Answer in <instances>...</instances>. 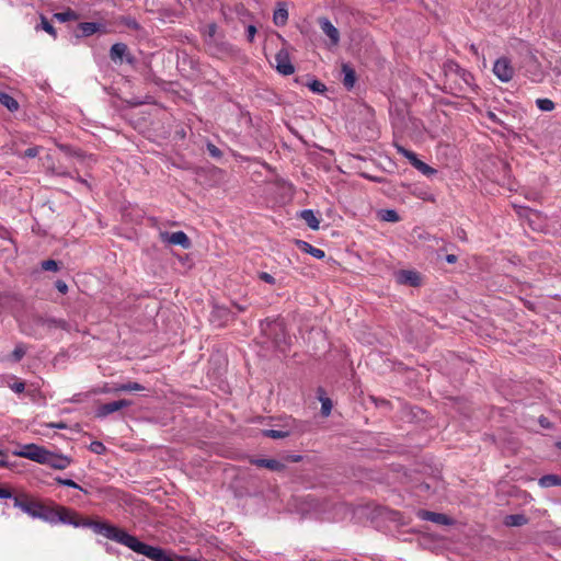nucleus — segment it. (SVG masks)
Here are the masks:
<instances>
[{
  "mask_svg": "<svg viewBox=\"0 0 561 561\" xmlns=\"http://www.w3.org/2000/svg\"><path fill=\"white\" fill-rule=\"evenodd\" d=\"M59 523L71 525L73 527L90 528L95 534L102 535L103 537L113 540L119 545H123L127 548L129 547V543L133 539V535L128 534L126 530L122 528H118L106 522L80 518L75 511L64 506L54 508V523L50 524L56 525Z\"/></svg>",
  "mask_w": 561,
  "mask_h": 561,
  "instance_id": "1",
  "label": "nucleus"
},
{
  "mask_svg": "<svg viewBox=\"0 0 561 561\" xmlns=\"http://www.w3.org/2000/svg\"><path fill=\"white\" fill-rule=\"evenodd\" d=\"M14 506L33 518L42 519L46 523H54V508L27 497H13Z\"/></svg>",
  "mask_w": 561,
  "mask_h": 561,
  "instance_id": "2",
  "label": "nucleus"
},
{
  "mask_svg": "<svg viewBox=\"0 0 561 561\" xmlns=\"http://www.w3.org/2000/svg\"><path fill=\"white\" fill-rule=\"evenodd\" d=\"M47 451V449L36 444H26L21 450H15L13 454L43 465L46 461Z\"/></svg>",
  "mask_w": 561,
  "mask_h": 561,
  "instance_id": "3",
  "label": "nucleus"
},
{
  "mask_svg": "<svg viewBox=\"0 0 561 561\" xmlns=\"http://www.w3.org/2000/svg\"><path fill=\"white\" fill-rule=\"evenodd\" d=\"M396 149H397L398 153H400L401 156L407 158L410 161V163L422 174H424L426 176H431L436 173L435 169H433L425 162L421 161L413 151H410L400 145H396Z\"/></svg>",
  "mask_w": 561,
  "mask_h": 561,
  "instance_id": "4",
  "label": "nucleus"
},
{
  "mask_svg": "<svg viewBox=\"0 0 561 561\" xmlns=\"http://www.w3.org/2000/svg\"><path fill=\"white\" fill-rule=\"evenodd\" d=\"M493 73L500 81L508 82L513 79L514 68L506 57H501L494 62Z\"/></svg>",
  "mask_w": 561,
  "mask_h": 561,
  "instance_id": "5",
  "label": "nucleus"
},
{
  "mask_svg": "<svg viewBox=\"0 0 561 561\" xmlns=\"http://www.w3.org/2000/svg\"><path fill=\"white\" fill-rule=\"evenodd\" d=\"M159 238L163 243L172 244V245H180L183 249H188L191 247V241L185 232L183 231H175V232H168V231H160Z\"/></svg>",
  "mask_w": 561,
  "mask_h": 561,
  "instance_id": "6",
  "label": "nucleus"
},
{
  "mask_svg": "<svg viewBox=\"0 0 561 561\" xmlns=\"http://www.w3.org/2000/svg\"><path fill=\"white\" fill-rule=\"evenodd\" d=\"M275 67L283 76H289L295 72V67L291 62L289 53L286 49H280L275 55Z\"/></svg>",
  "mask_w": 561,
  "mask_h": 561,
  "instance_id": "7",
  "label": "nucleus"
},
{
  "mask_svg": "<svg viewBox=\"0 0 561 561\" xmlns=\"http://www.w3.org/2000/svg\"><path fill=\"white\" fill-rule=\"evenodd\" d=\"M131 405V401L122 399L100 405L96 410L98 417H105L121 409Z\"/></svg>",
  "mask_w": 561,
  "mask_h": 561,
  "instance_id": "8",
  "label": "nucleus"
},
{
  "mask_svg": "<svg viewBox=\"0 0 561 561\" xmlns=\"http://www.w3.org/2000/svg\"><path fill=\"white\" fill-rule=\"evenodd\" d=\"M110 57L114 62L126 60L128 64H134L135 58L128 53V47L124 43H116L111 47Z\"/></svg>",
  "mask_w": 561,
  "mask_h": 561,
  "instance_id": "9",
  "label": "nucleus"
},
{
  "mask_svg": "<svg viewBox=\"0 0 561 561\" xmlns=\"http://www.w3.org/2000/svg\"><path fill=\"white\" fill-rule=\"evenodd\" d=\"M71 463V459L65 455H57L51 451H47L46 461L43 465H47L50 468L62 470L69 467Z\"/></svg>",
  "mask_w": 561,
  "mask_h": 561,
  "instance_id": "10",
  "label": "nucleus"
},
{
  "mask_svg": "<svg viewBox=\"0 0 561 561\" xmlns=\"http://www.w3.org/2000/svg\"><path fill=\"white\" fill-rule=\"evenodd\" d=\"M417 516L423 520H430L439 525H451L453 519L445 514L421 510Z\"/></svg>",
  "mask_w": 561,
  "mask_h": 561,
  "instance_id": "11",
  "label": "nucleus"
},
{
  "mask_svg": "<svg viewBox=\"0 0 561 561\" xmlns=\"http://www.w3.org/2000/svg\"><path fill=\"white\" fill-rule=\"evenodd\" d=\"M322 32L330 38L331 45L336 46L340 42V32L327 18L319 20Z\"/></svg>",
  "mask_w": 561,
  "mask_h": 561,
  "instance_id": "12",
  "label": "nucleus"
},
{
  "mask_svg": "<svg viewBox=\"0 0 561 561\" xmlns=\"http://www.w3.org/2000/svg\"><path fill=\"white\" fill-rule=\"evenodd\" d=\"M399 284L419 286L421 283L420 275L413 271H400L397 274Z\"/></svg>",
  "mask_w": 561,
  "mask_h": 561,
  "instance_id": "13",
  "label": "nucleus"
},
{
  "mask_svg": "<svg viewBox=\"0 0 561 561\" xmlns=\"http://www.w3.org/2000/svg\"><path fill=\"white\" fill-rule=\"evenodd\" d=\"M252 463H254L257 467L270 469L272 471H283L285 469V465L277 459L259 458L252 460Z\"/></svg>",
  "mask_w": 561,
  "mask_h": 561,
  "instance_id": "14",
  "label": "nucleus"
},
{
  "mask_svg": "<svg viewBox=\"0 0 561 561\" xmlns=\"http://www.w3.org/2000/svg\"><path fill=\"white\" fill-rule=\"evenodd\" d=\"M342 73H343V85L347 90H352L356 82V73L355 70L347 64L342 65Z\"/></svg>",
  "mask_w": 561,
  "mask_h": 561,
  "instance_id": "15",
  "label": "nucleus"
},
{
  "mask_svg": "<svg viewBox=\"0 0 561 561\" xmlns=\"http://www.w3.org/2000/svg\"><path fill=\"white\" fill-rule=\"evenodd\" d=\"M38 323L47 329H62L68 331L69 330V323L62 319H55V318H39Z\"/></svg>",
  "mask_w": 561,
  "mask_h": 561,
  "instance_id": "16",
  "label": "nucleus"
},
{
  "mask_svg": "<svg viewBox=\"0 0 561 561\" xmlns=\"http://www.w3.org/2000/svg\"><path fill=\"white\" fill-rule=\"evenodd\" d=\"M298 245L302 252L308 253L316 259L321 260L325 256L323 250L316 248L306 241H298Z\"/></svg>",
  "mask_w": 561,
  "mask_h": 561,
  "instance_id": "17",
  "label": "nucleus"
},
{
  "mask_svg": "<svg viewBox=\"0 0 561 561\" xmlns=\"http://www.w3.org/2000/svg\"><path fill=\"white\" fill-rule=\"evenodd\" d=\"M300 218L305 220V222L312 229V230H318L319 229V220L318 218L316 217L313 210L311 209H304L301 213H300Z\"/></svg>",
  "mask_w": 561,
  "mask_h": 561,
  "instance_id": "18",
  "label": "nucleus"
},
{
  "mask_svg": "<svg viewBox=\"0 0 561 561\" xmlns=\"http://www.w3.org/2000/svg\"><path fill=\"white\" fill-rule=\"evenodd\" d=\"M527 522H528L527 517L523 514H512V515H507L504 518V525H506L508 527L523 526V525L527 524Z\"/></svg>",
  "mask_w": 561,
  "mask_h": 561,
  "instance_id": "19",
  "label": "nucleus"
},
{
  "mask_svg": "<svg viewBox=\"0 0 561 561\" xmlns=\"http://www.w3.org/2000/svg\"><path fill=\"white\" fill-rule=\"evenodd\" d=\"M0 104L7 107L10 112H15L19 108L18 101L5 92H0Z\"/></svg>",
  "mask_w": 561,
  "mask_h": 561,
  "instance_id": "20",
  "label": "nucleus"
},
{
  "mask_svg": "<svg viewBox=\"0 0 561 561\" xmlns=\"http://www.w3.org/2000/svg\"><path fill=\"white\" fill-rule=\"evenodd\" d=\"M378 218L386 222H398L400 220V216L394 209H380Z\"/></svg>",
  "mask_w": 561,
  "mask_h": 561,
  "instance_id": "21",
  "label": "nucleus"
},
{
  "mask_svg": "<svg viewBox=\"0 0 561 561\" xmlns=\"http://www.w3.org/2000/svg\"><path fill=\"white\" fill-rule=\"evenodd\" d=\"M538 483L541 488L561 485V478L557 474H546L539 479Z\"/></svg>",
  "mask_w": 561,
  "mask_h": 561,
  "instance_id": "22",
  "label": "nucleus"
},
{
  "mask_svg": "<svg viewBox=\"0 0 561 561\" xmlns=\"http://www.w3.org/2000/svg\"><path fill=\"white\" fill-rule=\"evenodd\" d=\"M288 20V11L285 7H279L274 11L273 21L277 26H283Z\"/></svg>",
  "mask_w": 561,
  "mask_h": 561,
  "instance_id": "23",
  "label": "nucleus"
},
{
  "mask_svg": "<svg viewBox=\"0 0 561 561\" xmlns=\"http://www.w3.org/2000/svg\"><path fill=\"white\" fill-rule=\"evenodd\" d=\"M100 24L95 22H82L79 28L83 36H91L100 30Z\"/></svg>",
  "mask_w": 561,
  "mask_h": 561,
  "instance_id": "24",
  "label": "nucleus"
},
{
  "mask_svg": "<svg viewBox=\"0 0 561 561\" xmlns=\"http://www.w3.org/2000/svg\"><path fill=\"white\" fill-rule=\"evenodd\" d=\"M449 71H455L456 75H458L467 84H470L472 80V76L467 70L460 68L457 64H449L448 66Z\"/></svg>",
  "mask_w": 561,
  "mask_h": 561,
  "instance_id": "25",
  "label": "nucleus"
},
{
  "mask_svg": "<svg viewBox=\"0 0 561 561\" xmlns=\"http://www.w3.org/2000/svg\"><path fill=\"white\" fill-rule=\"evenodd\" d=\"M141 390H144V387L140 383L126 382V383L116 386L112 391H114V392H122V391L133 392V391H141Z\"/></svg>",
  "mask_w": 561,
  "mask_h": 561,
  "instance_id": "26",
  "label": "nucleus"
},
{
  "mask_svg": "<svg viewBox=\"0 0 561 561\" xmlns=\"http://www.w3.org/2000/svg\"><path fill=\"white\" fill-rule=\"evenodd\" d=\"M307 87L314 93L322 94L327 91V87L319 80L312 79L307 83Z\"/></svg>",
  "mask_w": 561,
  "mask_h": 561,
  "instance_id": "27",
  "label": "nucleus"
},
{
  "mask_svg": "<svg viewBox=\"0 0 561 561\" xmlns=\"http://www.w3.org/2000/svg\"><path fill=\"white\" fill-rule=\"evenodd\" d=\"M536 105L543 112H551L554 108V103L550 99H537Z\"/></svg>",
  "mask_w": 561,
  "mask_h": 561,
  "instance_id": "28",
  "label": "nucleus"
},
{
  "mask_svg": "<svg viewBox=\"0 0 561 561\" xmlns=\"http://www.w3.org/2000/svg\"><path fill=\"white\" fill-rule=\"evenodd\" d=\"M264 436L266 437H271V438H274V439H280V438H285L289 435V432L287 431H279V430H265L263 432Z\"/></svg>",
  "mask_w": 561,
  "mask_h": 561,
  "instance_id": "29",
  "label": "nucleus"
},
{
  "mask_svg": "<svg viewBox=\"0 0 561 561\" xmlns=\"http://www.w3.org/2000/svg\"><path fill=\"white\" fill-rule=\"evenodd\" d=\"M321 401V413L323 416H329L332 410V402L329 398L320 397Z\"/></svg>",
  "mask_w": 561,
  "mask_h": 561,
  "instance_id": "30",
  "label": "nucleus"
},
{
  "mask_svg": "<svg viewBox=\"0 0 561 561\" xmlns=\"http://www.w3.org/2000/svg\"><path fill=\"white\" fill-rule=\"evenodd\" d=\"M41 265L44 271L57 272L59 270V264L55 260L43 261Z\"/></svg>",
  "mask_w": 561,
  "mask_h": 561,
  "instance_id": "31",
  "label": "nucleus"
},
{
  "mask_svg": "<svg viewBox=\"0 0 561 561\" xmlns=\"http://www.w3.org/2000/svg\"><path fill=\"white\" fill-rule=\"evenodd\" d=\"M486 116L493 123L504 127L506 130H510L508 126L494 112L489 111Z\"/></svg>",
  "mask_w": 561,
  "mask_h": 561,
  "instance_id": "32",
  "label": "nucleus"
},
{
  "mask_svg": "<svg viewBox=\"0 0 561 561\" xmlns=\"http://www.w3.org/2000/svg\"><path fill=\"white\" fill-rule=\"evenodd\" d=\"M56 481H57V483H59L61 485L82 490V488L71 479L57 478Z\"/></svg>",
  "mask_w": 561,
  "mask_h": 561,
  "instance_id": "33",
  "label": "nucleus"
},
{
  "mask_svg": "<svg viewBox=\"0 0 561 561\" xmlns=\"http://www.w3.org/2000/svg\"><path fill=\"white\" fill-rule=\"evenodd\" d=\"M41 26L48 34H50L53 36H56V32H55L54 26L44 16H42Z\"/></svg>",
  "mask_w": 561,
  "mask_h": 561,
  "instance_id": "34",
  "label": "nucleus"
},
{
  "mask_svg": "<svg viewBox=\"0 0 561 561\" xmlns=\"http://www.w3.org/2000/svg\"><path fill=\"white\" fill-rule=\"evenodd\" d=\"M25 355V348L22 345H16L12 352V357L14 362H19Z\"/></svg>",
  "mask_w": 561,
  "mask_h": 561,
  "instance_id": "35",
  "label": "nucleus"
},
{
  "mask_svg": "<svg viewBox=\"0 0 561 561\" xmlns=\"http://www.w3.org/2000/svg\"><path fill=\"white\" fill-rule=\"evenodd\" d=\"M207 150L209 154L214 158H220L222 156V152L219 148H217L214 144L208 142L207 144Z\"/></svg>",
  "mask_w": 561,
  "mask_h": 561,
  "instance_id": "36",
  "label": "nucleus"
},
{
  "mask_svg": "<svg viewBox=\"0 0 561 561\" xmlns=\"http://www.w3.org/2000/svg\"><path fill=\"white\" fill-rule=\"evenodd\" d=\"M259 278H260L261 280H263V282L267 283V284H271V285H274V284H275V278H274L271 274H268V273H266V272H261V273L259 274Z\"/></svg>",
  "mask_w": 561,
  "mask_h": 561,
  "instance_id": "37",
  "label": "nucleus"
},
{
  "mask_svg": "<svg viewBox=\"0 0 561 561\" xmlns=\"http://www.w3.org/2000/svg\"><path fill=\"white\" fill-rule=\"evenodd\" d=\"M10 467V462L8 460V454L0 449V468H8Z\"/></svg>",
  "mask_w": 561,
  "mask_h": 561,
  "instance_id": "38",
  "label": "nucleus"
},
{
  "mask_svg": "<svg viewBox=\"0 0 561 561\" xmlns=\"http://www.w3.org/2000/svg\"><path fill=\"white\" fill-rule=\"evenodd\" d=\"M90 448L92 451L96 454H102L105 449L104 445L101 442H93Z\"/></svg>",
  "mask_w": 561,
  "mask_h": 561,
  "instance_id": "39",
  "label": "nucleus"
},
{
  "mask_svg": "<svg viewBox=\"0 0 561 561\" xmlns=\"http://www.w3.org/2000/svg\"><path fill=\"white\" fill-rule=\"evenodd\" d=\"M39 152V148L38 147H31V148H27L25 151H24V157H27V158H35Z\"/></svg>",
  "mask_w": 561,
  "mask_h": 561,
  "instance_id": "40",
  "label": "nucleus"
},
{
  "mask_svg": "<svg viewBox=\"0 0 561 561\" xmlns=\"http://www.w3.org/2000/svg\"><path fill=\"white\" fill-rule=\"evenodd\" d=\"M55 287L57 288V290L61 294H66L68 291V285L61 280V279H58L56 283H55Z\"/></svg>",
  "mask_w": 561,
  "mask_h": 561,
  "instance_id": "41",
  "label": "nucleus"
},
{
  "mask_svg": "<svg viewBox=\"0 0 561 561\" xmlns=\"http://www.w3.org/2000/svg\"><path fill=\"white\" fill-rule=\"evenodd\" d=\"M255 34H256V27L254 25H249L247 28V37H248L249 42H253Z\"/></svg>",
  "mask_w": 561,
  "mask_h": 561,
  "instance_id": "42",
  "label": "nucleus"
},
{
  "mask_svg": "<svg viewBox=\"0 0 561 561\" xmlns=\"http://www.w3.org/2000/svg\"><path fill=\"white\" fill-rule=\"evenodd\" d=\"M268 330L271 333H277V332H283V327L280 323H271L268 324Z\"/></svg>",
  "mask_w": 561,
  "mask_h": 561,
  "instance_id": "43",
  "label": "nucleus"
},
{
  "mask_svg": "<svg viewBox=\"0 0 561 561\" xmlns=\"http://www.w3.org/2000/svg\"><path fill=\"white\" fill-rule=\"evenodd\" d=\"M47 427L50 428H57V430H66L68 425L65 422H58V423H47Z\"/></svg>",
  "mask_w": 561,
  "mask_h": 561,
  "instance_id": "44",
  "label": "nucleus"
},
{
  "mask_svg": "<svg viewBox=\"0 0 561 561\" xmlns=\"http://www.w3.org/2000/svg\"><path fill=\"white\" fill-rule=\"evenodd\" d=\"M73 13L71 11H68V12H64V13H59L57 14V18L62 21V22H66L70 19V16H72Z\"/></svg>",
  "mask_w": 561,
  "mask_h": 561,
  "instance_id": "45",
  "label": "nucleus"
},
{
  "mask_svg": "<svg viewBox=\"0 0 561 561\" xmlns=\"http://www.w3.org/2000/svg\"><path fill=\"white\" fill-rule=\"evenodd\" d=\"M24 389H25V385L23 382H18L12 386V390L15 391L16 393L23 392Z\"/></svg>",
  "mask_w": 561,
  "mask_h": 561,
  "instance_id": "46",
  "label": "nucleus"
},
{
  "mask_svg": "<svg viewBox=\"0 0 561 561\" xmlns=\"http://www.w3.org/2000/svg\"><path fill=\"white\" fill-rule=\"evenodd\" d=\"M12 493L8 489L0 488V499H11Z\"/></svg>",
  "mask_w": 561,
  "mask_h": 561,
  "instance_id": "47",
  "label": "nucleus"
},
{
  "mask_svg": "<svg viewBox=\"0 0 561 561\" xmlns=\"http://www.w3.org/2000/svg\"><path fill=\"white\" fill-rule=\"evenodd\" d=\"M456 236H457V238H459L462 241L467 240L466 231L461 228L457 229Z\"/></svg>",
  "mask_w": 561,
  "mask_h": 561,
  "instance_id": "48",
  "label": "nucleus"
},
{
  "mask_svg": "<svg viewBox=\"0 0 561 561\" xmlns=\"http://www.w3.org/2000/svg\"><path fill=\"white\" fill-rule=\"evenodd\" d=\"M417 488H419L420 493H422V492H427L430 490L431 485L428 483H421Z\"/></svg>",
  "mask_w": 561,
  "mask_h": 561,
  "instance_id": "49",
  "label": "nucleus"
},
{
  "mask_svg": "<svg viewBox=\"0 0 561 561\" xmlns=\"http://www.w3.org/2000/svg\"><path fill=\"white\" fill-rule=\"evenodd\" d=\"M446 261H447L448 263H455V262L457 261V256H456V255H454V254H448V255L446 256Z\"/></svg>",
  "mask_w": 561,
  "mask_h": 561,
  "instance_id": "50",
  "label": "nucleus"
},
{
  "mask_svg": "<svg viewBox=\"0 0 561 561\" xmlns=\"http://www.w3.org/2000/svg\"><path fill=\"white\" fill-rule=\"evenodd\" d=\"M216 32V25L215 24H210L208 25V33L210 36H213Z\"/></svg>",
  "mask_w": 561,
  "mask_h": 561,
  "instance_id": "51",
  "label": "nucleus"
},
{
  "mask_svg": "<svg viewBox=\"0 0 561 561\" xmlns=\"http://www.w3.org/2000/svg\"><path fill=\"white\" fill-rule=\"evenodd\" d=\"M127 25L136 30L139 27L138 23L135 20L128 22Z\"/></svg>",
  "mask_w": 561,
  "mask_h": 561,
  "instance_id": "52",
  "label": "nucleus"
},
{
  "mask_svg": "<svg viewBox=\"0 0 561 561\" xmlns=\"http://www.w3.org/2000/svg\"><path fill=\"white\" fill-rule=\"evenodd\" d=\"M233 305L238 309V311H240V312L245 310L244 306H241V305H238V304H233Z\"/></svg>",
  "mask_w": 561,
  "mask_h": 561,
  "instance_id": "53",
  "label": "nucleus"
},
{
  "mask_svg": "<svg viewBox=\"0 0 561 561\" xmlns=\"http://www.w3.org/2000/svg\"><path fill=\"white\" fill-rule=\"evenodd\" d=\"M274 343H275V346L280 347V343H279L278 339H275Z\"/></svg>",
  "mask_w": 561,
  "mask_h": 561,
  "instance_id": "54",
  "label": "nucleus"
},
{
  "mask_svg": "<svg viewBox=\"0 0 561 561\" xmlns=\"http://www.w3.org/2000/svg\"><path fill=\"white\" fill-rule=\"evenodd\" d=\"M540 424H541L542 426H546V419H545V417H541V419H540Z\"/></svg>",
  "mask_w": 561,
  "mask_h": 561,
  "instance_id": "55",
  "label": "nucleus"
},
{
  "mask_svg": "<svg viewBox=\"0 0 561 561\" xmlns=\"http://www.w3.org/2000/svg\"><path fill=\"white\" fill-rule=\"evenodd\" d=\"M300 458H301L300 456H295V457L293 458V460H294V461H299V460H300Z\"/></svg>",
  "mask_w": 561,
  "mask_h": 561,
  "instance_id": "56",
  "label": "nucleus"
},
{
  "mask_svg": "<svg viewBox=\"0 0 561 561\" xmlns=\"http://www.w3.org/2000/svg\"><path fill=\"white\" fill-rule=\"evenodd\" d=\"M471 49H472L474 53H477V49H476L474 45H471Z\"/></svg>",
  "mask_w": 561,
  "mask_h": 561,
  "instance_id": "57",
  "label": "nucleus"
},
{
  "mask_svg": "<svg viewBox=\"0 0 561 561\" xmlns=\"http://www.w3.org/2000/svg\"><path fill=\"white\" fill-rule=\"evenodd\" d=\"M558 446L561 447V443H559Z\"/></svg>",
  "mask_w": 561,
  "mask_h": 561,
  "instance_id": "58",
  "label": "nucleus"
}]
</instances>
